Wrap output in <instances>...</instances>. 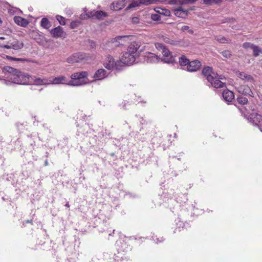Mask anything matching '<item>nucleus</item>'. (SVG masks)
Returning <instances> with one entry per match:
<instances>
[{
    "instance_id": "obj_1",
    "label": "nucleus",
    "mask_w": 262,
    "mask_h": 262,
    "mask_svg": "<svg viewBox=\"0 0 262 262\" xmlns=\"http://www.w3.org/2000/svg\"><path fill=\"white\" fill-rule=\"evenodd\" d=\"M88 74L86 72L75 73L71 75L70 80L63 76L55 77L51 80V84H67L70 86H78L85 84L87 82L84 78H86Z\"/></svg>"
},
{
    "instance_id": "obj_2",
    "label": "nucleus",
    "mask_w": 262,
    "mask_h": 262,
    "mask_svg": "<svg viewBox=\"0 0 262 262\" xmlns=\"http://www.w3.org/2000/svg\"><path fill=\"white\" fill-rule=\"evenodd\" d=\"M202 74L212 86L216 89L225 86V82L222 81L224 80V77L213 72L211 68L209 67H205L203 69Z\"/></svg>"
},
{
    "instance_id": "obj_3",
    "label": "nucleus",
    "mask_w": 262,
    "mask_h": 262,
    "mask_svg": "<svg viewBox=\"0 0 262 262\" xmlns=\"http://www.w3.org/2000/svg\"><path fill=\"white\" fill-rule=\"evenodd\" d=\"M18 70L14 69L11 67L6 66L3 69V72L5 74V76L8 79V80L4 79L3 82L6 85H9L11 83L16 84L15 80L18 79Z\"/></svg>"
},
{
    "instance_id": "obj_4",
    "label": "nucleus",
    "mask_w": 262,
    "mask_h": 262,
    "mask_svg": "<svg viewBox=\"0 0 262 262\" xmlns=\"http://www.w3.org/2000/svg\"><path fill=\"white\" fill-rule=\"evenodd\" d=\"M24 43L22 41L14 39L12 41H8V44L0 46V48L3 49H13L14 50H20L23 48Z\"/></svg>"
},
{
    "instance_id": "obj_5",
    "label": "nucleus",
    "mask_w": 262,
    "mask_h": 262,
    "mask_svg": "<svg viewBox=\"0 0 262 262\" xmlns=\"http://www.w3.org/2000/svg\"><path fill=\"white\" fill-rule=\"evenodd\" d=\"M104 66L105 68L110 70L114 69L119 70L121 68L120 61L119 60L115 61L113 57L110 55L106 58Z\"/></svg>"
},
{
    "instance_id": "obj_6",
    "label": "nucleus",
    "mask_w": 262,
    "mask_h": 262,
    "mask_svg": "<svg viewBox=\"0 0 262 262\" xmlns=\"http://www.w3.org/2000/svg\"><path fill=\"white\" fill-rule=\"evenodd\" d=\"M136 58V56L125 51L123 54L119 61H120V64L123 63L126 65H131L135 62ZM120 66H121V65Z\"/></svg>"
},
{
    "instance_id": "obj_7",
    "label": "nucleus",
    "mask_w": 262,
    "mask_h": 262,
    "mask_svg": "<svg viewBox=\"0 0 262 262\" xmlns=\"http://www.w3.org/2000/svg\"><path fill=\"white\" fill-rule=\"evenodd\" d=\"M163 0H139L138 1H133L126 8V10H129L132 8L140 6L141 5H148L150 4H156L158 2H162Z\"/></svg>"
},
{
    "instance_id": "obj_8",
    "label": "nucleus",
    "mask_w": 262,
    "mask_h": 262,
    "mask_svg": "<svg viewBox=\"0 0 262 262\" xmlns=\"http://www.w3.org/2000/svg\"><path fill=\"white\" fill-rule=\"evenodd\" d=\"M86 57V55L81 52H78L73 54L67 59V61L69 63H74L80 62Z\"/></svg>"
},
{
    "instance_id": "obj_9",
    "label": "nucleus",
    "mask_w": 262,
    "mask_h": 262,
    "mask_svg": "<svg viewBox=\"0 0 262 262\" xmlns=\"http://www.w3.org/2000/svg\"><path fill=\"white\" fill-rule=\"evenodd\" d=\"M248 120L253 124L258 126L262 123V116L253 112L249 115Z\"/></svg>"
},
{
    "instance_id": "obj_10",
    "label": "nucleus",
    "mask_w": 262,
    "mask_h": 262,
    "mask_svg": "<svg viewBox=\"0 0 262 262\" xmlns=\"http://www.w3.org/2000/svg\"><path fill=\"white\" fill-rule=\"evenodd\" d=\"M162 53L163 54V57L161 60L164 62L170 63H173L175 61L174 57L167 48L164 49Z\"/></svg>"
},
{
    "instance_id": "obj_11",
    "label": "nucleus",
    "mask_w": 262,
    "mask_h": 262,
    "mask_svg": "<svg viewBox=\"0 0 262 262\" xmlns=\"http://www.w3.org/2000/svg\"><path fill=\"white\" fill-rule=\"evenodd\" d=\"M144 60L149 63H155L159 62L160 58L158 56L151 52H146L144 55Z\"/></svg>"
},
{
    "instance_id": "obj_12",
    "label": "nucleus",
    "mask_w": 262,
    "mask_h": 262,
    "mask_svg": "<svg viewBox=\"0 0 262 262\" xmlns=\"http://www.w3.org/2000/svg\"><path fill=\"white\" fill-rule=\"evenodd\" d=\"M18 79H17L15 81L17 84H27L29 82V75L27 74L23 73L18 71Z\"/></svg>"
},
{
    "instance_id": "obj_13",
    "label": "nucleus",
    "mask_w": 262,
    "mask_h": 262,
    "mask_svg": "<svg viewBox=\"0 0 262 262\" xmlns=\"http://www.w3.org/2000/svg\"><path fill=\"white\" fill-rule=\"evenodd\" d=\"M237 92L245 96H250L253 97V93L251 88L247 85H241L236 87Z\"/></svg>"
},
{
    "instance_id": "obj_14",
    "label": "nucleus",
    "mask_w": 262,
    "mask_h": 262,
    "mask_svg": "<svg viewBox=\"0 0 262 262\" xmlns=\"http://www.w3.org/2000/svg\"><path fill=\"white\" fill-rule=\"evenodd\" d=\"M52 36L54 38H65L66 33L63 31L62 27L58 26L50 31Z\"/></svg>"
},
{
    "instance_id": "obj_15",
    "label": "nucleus",
    "mask_w": 262,
    "mask_h": 262,
    "mask_svg": "<svg viewBox=\"0 0 262 262\" xmlns=\"http://www.w3.org/2000/svg\"><path fill=\"white\" fill-rule=\"evenodd\" d=\"M201 66V63L199 60H195L191 61H189L188 65L185 69L189 72H195L198 70Z\"/></svg>"
},
{
    "instance_id": "obj_16",
    "label": "nucleus",
    "mask_w": 262,
    "mask_h": 262,
    "mask_svg": "<svg viewBox=\"0 0 262 262\" xmlns=\"http://www.w3.org/2000/svg\"><path fill=\"white\" fill-rule=\"evenodd\" d=\"M140 47V44L139 42L134 41L130 43L127 48L126 51L131 53L137 57V51Z\"/></svg>"
},
{
    "instance_id": "obj_17",
    "label": "nucleus",
    "mask_w": 262,
    "mask_h": 262,
    "mask_svg": "<svg viewBox=\"0 0 262 262\" xmlns=\"http://www.w3.org/2000/svg\"><path fill=\"white\" fill-rule=\"evenodd\" d=\"M108 74L104 69H100L96 71L93 77L95 80H101L106 77Z\"/></svg>"
},
{
    "instance_id": "obj_18",
    "label": "nucleus",
    "mask_w": 262,
    "mask_h": 262,
    "mask_svg": "<svg viewBox=\"0 0 262 262\" xmlns=\"http://www.w3.org/2000/svg\"><path fill=\"white\" fill-rule=\"evenodd\" d=\"M126 5L125 0H119L112 4L111 9L114 11H119L123 8Z\"/></svg>"
},
{
    "instance_id": "obj_19",
    "label": "nucleus",
    "mask_w": 262,
    "mask_h": 262,
    "mask_svg": "<svg viewBox=\"0 0 262 262\" xmlns=\"http://www.w3.org/2000/svg\"><path fill=\"white\" fill-rule=\"evenodd\" d=\"M174 13L176 16L181 17L185 18L187 16L188 11L184 10L181 6L174 10Z\"/></svg>"
},
{
    "instance_id": "obj_20",
    "label": "nucleus",
    "mask_w": 262,
    "mask_h": 262,
    "mask_svg": "<svg viewBox=\"0 0 262 262\" xmlns=\"http://www.w3.org/2000/svg\"><path fill=\"white\" fill-rule=\"evenodd\" d=\"M222 97L224 100L227 102H231L234 98L233 93L228 90H226L223 91Z\"/></svg>"
},
{
    "instance_id": "obj_21",
    "label": "nucleus",
    "mask_w": 262,
    "mask_h": 262,
    "mask_svg": "<svg viewBox=\"0 0 262 262\" xmlns=\"http://www.w3.org/2000/svg\"><path fill=\"white\" fill-rule=\"evenodd\" d=\"M237 76L241 79L242 80L245 81V82H254V80L253 79V77L250 75H249L245 72H239L237 74Z\"/></svg>"
},
{
    "instance_id": "obj_22",
    "label": "nucleus",
    "mask_w": 262,
    "mask_h": 262,
    "mask_svg": "<svg viewBox=\"0 0 262 262\" xmlns=\"http://www.w3.org/2000/svg\"><path fill=\"white\" fill-rule=\"evenodd\" d=\"M13 19L14 22L17 25L21 27H26L29 24V22L27 20V19L23 18L20 16H15L14 17Z\"/></svg>"
},
{
    "instance_id": "obj_23",
    "label": "nucleus",
    "mask_w": 262,
    "mask_h": 262,
    "mask_svg": "<svg viewBox=\"0 0 262 262\" xmlns=\"http://www.w3.org/2000/svg\"><path fill=\"white\" fill-rule=\"evenodd\" d=\"M34 82L36 85H49L51 84V79L37 78L34 79Z\"/></svg>"
},
{
    "instance_id": "obj_24",
    "label": "nucleus",
    "mask_w": 262,
    "mask_h": 262,
    "mask_svg": "<svg viewBox=\"0 0 262 262\" xmlns=\"http://www.w3.org/2000/svg\"><path fill=\"white\" fill-rule=\"evenodd\" d=\"M189 60L187 59L184 55L181 56L179 57V62L180 65L182 67H184L183 69H185L188 65L189 62Z\"/></svg>"
},
{
    "instance_id": "obj_25",
    "label": "nucleus",
    "mask_w": 262,
    "mask_h": 262,
    "mask_svg": "<svg viewBox=\"0 0 262 262\" xmlns=\"http://www.w3.org/2000/svg\"><path fill=\"white\" fill-rule=\"evenodd\" d=\"M96 10L90 11L85 14H82L80 15V18L82 19H87L88 18H92L94 19Z\"/></svg>"
},
{
    "instance_id": "obj_26",
    "label": "nucleus",
    "mask_w": 262,
    "mask_h": 262,
    "mask_svg": "<svg viewBox=\"0 0 262 262\" xmlns=\"http://www.w3.org/2000/svg\"><path fill=\"white\" fill-rule=\"evenodd\" d=\"M94 19H102L107 16V14L102 11L96 10Z\"/></svg>"
},
{
    "instance_id": "obj_27",
    "label": "nucleus",
    "mask_w": 262,
    "mask_h": 262,
    "mask_svg": "<svg viewBox=\"0 0 262 262\" xmlns=\"http://www.w3.org/2000/svg\"><path fill=\"white\" fill-rule=\"evenodd\" d=\"M40 25L42 27H43L45 29H48L51 27V24L48 18H42Z\"/></svg>"
},
{
    "instance_id": "obj_28",
    "label": "nucleus",
    "mask_w": 262,
    "mask_h": 262,
    "mask_svg": "<svg viewBox=\"0 0 262 262\" xmlns=\"http://www.w3.org/2000/svg\"><path fill=\"white\" fill-rule=\"evenodd\" d=\"M252 51L253 55L254 57H257L260 54L262 53V49L256 45H255Z\"/></svg>"
},
{
    "instance_id": "obj_29",
    "label": "nucleus",
    "mask_w": 262,
    "mask_h": 262,
    "mask_svg": "<svg viewBox=\"0 0 262 262\" xmlns=\"http://www.w3.org/2000/svg\"><path fill=\"white\" fill-rule=\"evenodd\" d=\"M6 59H8L10 61H21L25 62L27 61V59L23 58H15L9 55L6 56Z\"/></svg>"
},
{
    "instance_id": "obj_30",
    "label": "nucleus",
    "mask_w": 262,
    "mask_h": 262,
    "mask_svg": "<svg viewBox=\"0 0 262 262\" xmlns=\"http://www.w3.org/2000/svg\"><path fill=\"white\" fill-rule=\"evenodd\" d=\"M215 39L217 40L220 43H228L229 40L226 37L222 36H216L215 37Z\"/></svg>"
},
{
    "instance_id": "obj_31",
    "label": "nucleus",
    "mask_w": 262,
    "mask_h": 262,
    "mask_svg": "<svg viewBox=\"0 0 262 262\" xmlns=\"http://www.w3.org/2000/svg\"><path fill=\"white\" fill-rule=\"evenodd\" d=\"M122 253L121 251H119L118 255L115 254L113 257L114 261H111L110 262H119L123 258Z\"/></svg>"
},
{
    "instance_id": "obj_32",
    "label": "nucleus",
    "mask_w": 262,
    "mask_h": 262,
    "mask_svg": "<svg viewBox=\"0 0 262 262\" xmlns=\"http://www.w3.org/2000/svg\"><path fill=\"white\" fill-rule=\"evenodd\" d=\"M237 101L241 104H245L248 102V99L246 97H237Z\"/></svg>"
},
{
    "instance_id": "obj_33",
    "label": "nucleus",
    "mask_w": 262,
    "mask_h": 262,
    "mask_svg": "<svg viewBox=\"0 0 262 262\" xmlns=\"http://www.w3.org/2000/svg\"><path fill=\"white\" fill-rule=\"evenodd\" d=\"M254 46H255V45L251 43L250 42H245L243 45V48H244L245 49H250L252 50Z\"/></svg>"
},
{
    "instance_id": "obj_34",
    "label": "nucleus",
    "mask_w": 262,
    "mask_h": 262,
    "mask_svg": "<svg viewBox=\"0 0 262 262\" xmlns=\"http://www.w3.org/2000/svg\"><path fill=\"white\" fill-rule=\"evenodd\" d=\"M56 19L59 21V23L60 25H66L65 18L63 17L60 16V15H57Z\"/></svg>"
},
{
    "instance_id": "obj_35",
    "label": "nucleus",
    "mask_w": 262,
    "mask_h": 262,
    "mask_svg": "<svg viewBox=\"0 0 262 262\" xmlns=\"http://www.w3.org/2000/svg\"><path fill=\"white\" fill-rule=\"evenodd\" d=\"M155 46L158 50L161 51L162 52L163 51L164 49H166L164 45L161 43H156Z\"/></svg>"
},
{
    "instance_id": "obj_36",
    "label": "nucleus",
    "mask_w": 262,
    "mask_h": 262,
    "mask_svg": "<svg viewBox=\"0 0 262 262\" xmlns=\"http://www.w3.org/2000/svg\"><path fill=\"white\" fill-rule=\"evenodd\" d=\"M80 24V21H73L71 22L70 24V27L72 29H75L77 28Z\"/></svg>"
},
{
    "instance_id": "obj_37",
    "label": "nucleus",
    "mask_w": 262,
    "mask_h": 262,
    "mask_svg": "<svg viewBox=\"0 0 262 262\" xmlns=\"http://www.w3.org/2000/svg\"><path fill=\"white\" fill-rule=\"evenodd\" d=\"M222 54L224 57H225L227 58H230V57L231 56V52L229 50H225V51H223L222 52Z\"/></svg>"
},
{
    "instance_id": "obj_38",
    "label": "nucleus",
    "mask_w": 262,
    "mask_h": 262,
    "mask_svg": "<svg viewBox=\"0 0 262 262\" xmlns=\"http://www.w3.org/2000/svg\"><path fill=\"white\" fill-rule=\"evenodd\" d=\"M152 240L154 241L155 242V243L157 244L161 243L164 241V238L162 237H160V238L159 237H157L156 235L152 236Z\"/></svg>"
},
{
    "instance_id": "obj_39",
    "label": "nucleus",
    "mask_w": 262,
    "mask_h": 262,
    "mask_svg": "<svg viewBox=\"0 0 262 262\" xmlns=\"http://www.w3.org/2000/svg\"><path fill=\"white\" fill-rule=\"evenodd\" d=\"M151 17L152 20L155 21H158L160 19V16L157 14H152Z\"/></svg>"
},
{
    "instance_id": "obj_40",
    "label": "nucleus",
    "mask_w": 262,
    "mask_h": 262,
    "mask_svg": "<svg viewBox=\"0 0 262 262\" xmlns=\"http://www.w3.org/2000/svg\"><path fill=\"white\" fill-rule=\"evenodd\" d=\"M189 29L188 26H183L181 27V30L182 31H187Z\"/></svg>"
},
{
    "instance_id": "obj_41",
    "label": "nucleus",
    "mask_w": 262,
    "mask_h": 262,
    "mask_svg": "<svg viewBox=\"0 0 262 262\" xmlns=\"http://www.w3.org/2000/svg\"><path fill=\"white\" fill-rule=\"evenodd\" d=\"M132 21L135 23H138L139 22V18L137 17H134L133 18Z\"/></svg>"
},
{
    "instance_id": "obj_42",
    "label": "nucleus",
    "mask_w": 262,
    "mask_h": 262,
    "mask_svg": "<svg viewBox=\"0 0 262 262\" xmlns=\"http://www.w3.org/2000/svg\"><path fill=\"white\" fill-rule=\"evenodd\" d=\"M66 13L69 16H71V15L73 14V12H72V11L70 9H66Z\"/></svg>"
},
{
    "instance_id": "obj_43",
    "label": "nucleus",
    "mask_w": 262,
    "mask_h": 262,
    "mask_svg": "<svg viewBox=\"0 0 262 262\" xmlns=\"http://www.w3.org/2000/svg\"><path fill=\"white\" fill-rule=\"evenodd\" d=\"M212 0H204V3L207 5L210 4Z\"/></svg>"
},
{
    "instance_id": "obj_44",
    "label": "nucleus",
    "mask_w": 262,
    "mask_h": 262,
    "mask_svg": "<svg viewBox=\"0 0 262 262\" xmlns=\"http://www.w3.org/2000/svg\"><path fill=\"white\" fill-rule=\"evenodd\" d=\"M124 36H118L115 38L117 41H119V40H121L123 38H124Z\"/></svg>"
},
{
    "instance_id": "obj_45",
    "label": "nucleus",
    "mask_w": 262,
    "mask_h": 262,
    "mask_svg": "<svg viewBox=\"0 0 262 262\" xmlns=\"http://www.w3.org/2000/svg\"><path fill=\"white\" fill-rule=\"evenodd\" d=\"M177 0H171L170 3L171 4H175L177 3Z\"/></svg>"
},
{
    "instance_id": "obj_46",
    "label": "nucleus",
    "mask_w": 262,
    "mask_h": 262,
    "mask_svg": "<svg viewBox=\"0 0 262 262\" xmlns=\"http://www.w3.org/2000/svg\"><path fill=\"white\" fill-rule=\"evenodd\" d=\"M188 32L190 33V34H193V31L192 30V29H188Z\"/></svg>"
},
{
    "instance_id": "obj_47",
    "label": "nucleus",
    "mask_w": 262,
    "mask_h": 262,
    "mask_svg": "<svg viewBox=\"0 0 262 262\" xmlns=\"http://www.w3.org/2000/svg\"><path fill=\"white\" fill-rule=\"evenodd\" d=\"M126 103L125 102H122V107H123L124 109H126V107L125 106Z\"/></svg>"
},
{
    "instance_id": "obj_48",
    "label": "nucleus",
    "mask_w": 262,
    "mask_h": 262,
    "mask_svg": "<svg viewBox=\"0 0 262 262\" xmlns=\"http://www.w3.org/2000/svg\"><path fill=\"white\" fill-rule=\"evenodd\" d=\"M213 2H214L215 3H219V2H221L222 0H212Z\"/></svg>"
},
{
    "instance_id": "obj_49",
    "label": "nucleus",
    "mask_w": 262,
    "mask_h": 262,
    "mask_svg": "<svg viewBox=\"0 0 262 262\" xmlns=\"http://www.w3.org/2000/svg\"><path fill=\"white\" fill-rule=\"evenodd\" d=\"M65 206L68 208H69L70 207V205L68 202L66 203V204L65 205Z\"/></svg>"
},
{
    "instance_id": "obj_50",
    "label": "nucleus",
    "mask_w": 262,
    "mask_h": 262,
    "mask_svg": "<svg viewBox=\"0 0 262 262\" xmlns=\"http://www.w3.org/2000/svg\"><path fill=\"white\" fill-rule=\"evenodd\" d=\"M0 39L4 40L5 39V38L4 37H0Z\"/></svg>"
},
{
    "instance_id": "obj_51",
    "label": "nucleus",
    "mask_w": 262,
    "mask_h": 262,
    "mask_svg": "<svg viewBox=\"0 0 262 262\" xmlns=\"http://www.w3.org/2000/svg\"><path fill=\"white\" fill-rule=\"evenodd\" d=\"M48 164V161H46L45 162V165H47Z\"/></svg>"
},
{
    "instance_id": "obj_52",
    "label": "nucleus",
    "mask_w": 262,
    "mask_h": 262,
    "mask_svg": "<svg viewBox=\"0 0 262 262\" xmlns=\"http://www.w3.org/2000/svg\"><path fill=\"white\" fill-rule=\"evenodd\" d=\"M2 23V21L1 20V19L0 18V24Z\"/></svg>"
},
{
    "instance_id": "obj_53",
    "label": "nucleus",
    "mask_w": 262,
    "mask_h": 262,
    "mask_svg": "<svg viewBox=\"0 0 262 262\" xmlns=\"http://www.w3.org/2000/svg\"><path fill=\"white\" fill-rule=\"evenodd\" d=\"M259 129H260V131L262 132V129H261L260 127H259Z\"/></svg>"
},
{
    "instance_id": "obj_54",
    "label": "nucleus",
    "mask_w": 262,
    "mask_h": 262,
    "mask_svg": "<svg viewBox=\"0 0 262 262\" xmlns=\"http://www.w3.org/2000/svg\"><path fill=\"white\" fill-rule=\"evenodd\" d=\"M27 223L30 222L29 221H27Z\"/></svg>"
}]
</instances>
